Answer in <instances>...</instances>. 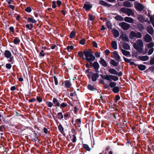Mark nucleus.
Wrapping results in <instances>:
<instances>
[{
	"instance_id": "62",
	"label": "nucleus",
	"mask_w": 154,
	"mask_h": 154,
	"mask_svg": "<svg viewBox=\"0 0 154 154\" xmlns=\"http://www.w3.org/2000/svg\"><path fill=\"white\" fill-rule=\"evenodd\" d=\"M74 47L72 45H71L70 46H68L66 47V49L68 52H69V50L70 49L71 50H72L73 49Z\"/></svg>"
},
{
	"instance_id": "35",
	"label": "nucleus",
	"mask_w": 154,
	"mask_h": 154,
	"mask_svg": "<svg viewBox=\"0 0 154 154\" xmlns=\"http://www.w3.org/2000/svg\"><path fill=\"white\" fill-rule=\"evenodd\" d=\"M87 88L88 90L90 91H95L96 89L94 88V87L91 84L88 85L87 86Z\"/></svg>"
},
{
	"instance_id": "25",
	"label": "nucleus",
	"mask_w": 154,
	"mask_h": 154,
	"mask_svg": "<svg viewBox=\"0 0 154 154\" xmlns=\"http://www.w3.org/2000/svg\"><path fill=\"white\" fill-rule=\"evenodd\" d=\"M108 72L111 74L116 75L118 73L117 72L116 70L112 68L109 69Z\"/></svg>"
},
{
	"instance_id": "45",
	"label": "nucleus",
	"mask_w": 154,
	"mask_h": 154,
	"mask_svg": "<svg viewBox=\"0 0 154 154\" xmlns=\"http://www.w3.org/2000/svg\"><path fill=\"white\" fill-rule=\"evenodd\" d=\"M57 116H58V118L60 119H63V116L62 112L58 113L57 114Z\"/></svg>"
},
{
	"instance_id": "41",
	"label": "nucleus",
	"mask_w": 154,
	"mask_h": 154,
	"mask_svg": "<svg viewBox=\"0 0 154 154\" xmlns=\"http://www.w3.org/2000/svg\"><path fill=\"white\" fill-rule=\"evenodd\" d=\"M58 128L60 132L62 134H63L64 132V128L61 124H60L59 126H58Z\"/></svg>"
},
{
	"instance_id": "6",
	"label": "nucleus",
	"mask_w": 154,
	"mask_h": 154,
	"mask_svg": "<svg viewBox=\"0 0 154 154\" xmlns=\"http://www.w3.org/2000/svg\"><path fill=\"white\" fill-rule=\"evenodd\" d=\"M94 71L96 72H99V69L100 68V65L97 61H94V62L93 65V66Z\"/></svg>"
},
{
	"instance_id": "48",
	"label": "nucleus",
	"mask_w": 154,
	"mask_h": 154,
	"mask_svg": "<svg viewBox=\"0 0 154 154\" xmlns=\"http://www.w3.org/2000/svg\"><path fill=\"white\" fill-rule=\"evenodd\" d=\"M67 104L66 103L63 102L61 104H60V106H59V107H60L61 108H64L66 107L67 106Z\"/></svg>"
},
{
	"instance_id": "58",
	"label": "nucleus",
	"mask_w": 154,
	"mask_h": 154,
	"mask_svg": "<svg viewBox=\"0 0 154 154\" xmlns=\"http://www.w3.org/2000/svg\"><path fill=\"white\" fill-rule=\"evenodd\" d=\"M54 81L55 85H57L58 84V81L57 77L55 76H54Z\"/></svg>"
},
{
	"instance_id": "46",
	"label": "nucleus",
	"mask_w": 154,
	"mask_h": 154,
	"mask_svg": "<svg viewBox=\"0 0 154 154\" xmlns=\"http://www.w3.org/2000/svg\"><path fill=\"white\" fill-rule=\"evenodd\" d=\"M9 59L8 60V61L9 62H10L11 63V64H13L14 63V56H11V57H10Z\"/></svg>"
},
{
	"instance_id": "2",
	"label": "nucleus",
	"mask_w": 154,
	"mask_h": 154,
	"mask_svg": "<svg viewBox=\"0 0 154 154\" xmlns=\"http://www.w3.org/2000/svg\"><path fill=\"white\" fill-rule=\"evenodd\" d=\"M134 6L135 9L137 11L141 12L145 8V7L142 4L135 2Z\"/></svg>"
},
{
	"instance_id": "29",
	"label": "nucleus",
	"mask_w": 154,
	"mask_h": 154,
	"mask_svg": "<svg viewBox=\"0 0 154 154\" xmlns=\"http://www.w3.org/2000/svg\"><path fill=\"white\" fill-rule=\"evenodd\" d=\"M123 48L125 49L128 50L130 49V47L129 44L126 43H124L122 45Z\"/></svg>"
},
{
	"instance_id": "49",
	"label": "nucleus",
	"mask_w": 154,
	"mask_h": 154,
	"mask_svg": "<svg viewBox=\"0 0 154 154\" xmlns=\"http://www.w3.org/2000/svg\"><path fill=\"white\" fill-rule=\"evenodd\" d=\"M142 37V35L141 33L139 32H137L136 33V37L137 38H141Z\"/></svg>"
},
{
	"instance_id": "16",
	"label": "nucleus",
	"mask_w": 154,
	"mask_h": 154,
	"mask_svg": "<svg viewBox=\"0 0 154 154\" xmlns=\"http://www.w3.org/2000/svg\"><path fill=\"white\" fill-rule=\"evenodd\" d=\"M112 32L113 33L114 36L115 37H117L119 35V32L118 31L115 29H112Z\"/></svg>"
},
{
	"instance_id": "37",
	"label": "nucleus",
	"mask_w": 154,
	"mask_h": 154,
	"mask_svg": "<svg viewBox=\"0 0 154 154\" xmlns=\"http://www.w3.org/2000/svg\"><path fill=\"white\" fill-rule=\"evenodd\" d=\"M78 55L80 57H82L83 60H85L84 56V52H83L81 51H79L78 52Z\"/></svg>"
},
{
	"instance_id": "57",
	"label": "nucleus",
	"mask_w": 154,
	"mask_h": 154,
	"mask_svg": "<svg viewBox=\"0 0 154 154\" xmlns=\"http://www.w3.org/2000/svg\"><path fill=\"white\" fill-rule=\"evenodd\" d=\"M137 42L140 46H143V42L141 39L138 40Z\"/></svg>"
},
{
	"instance_id": "8",
	"label": "nucleus",
	"mask_w": 154,
	"mask_h": 154,
	"mask_svg": "<svg viewBox=\"0 0 154 154\" xmlns=\"http://www.w3.org/2000/svg\"><path fill=\"white\" fill-rule=\"evenodd\" d=\"M152 40V37L149 34L145 35L144 37V40L146 42H150Z\"/></svg>"
},
{
	"instance_id": "14",
	"label": "nucleus",
	"mask_w": 154,
	"mask_h": 154,
	"mask_svg": "<svg viewBox=\"0 0 154 154\" xmlns=\"http://www.w3.org/2000/svg\"><path fill=\"white\" fill-rule=\"evenodd\" d=\"M120 38H122V40L124 41H126L128 42H129V39L128 38V37L125 35L123 33L122 35H121L120 37Z\"/></svg>"
},
{
	"instance_id": "24",
	"label": "nucleus",
	"mask_w": 154,
	"mask_h": 154,
	"mask_svg": "<svg viewBox=\"0 0 154 154\" xmlns=\"http://www.w3.org/2000/svg\"><path fill=\"white\" fill-rule=\"evenodd\" d=\"M127 10V12L126 14H127V15L128 16H129L130 15H134V12L130 8H128Z\"/></svg>"
},
{
	"instance_id": "51",
	"label": "nucleus",
	"mask_w": 154,
	"mask_h": 154,
	"mask_svg": "<svg viewBox=\"0 0 154 154\" xmlns=\"http://www.w3.org/2000/svg\"><path fill=\"white\" fill-rule=\"evenodd\" d=\"M138 53L137 52H134L133 53H132V57L134 58V57H135L136 58H138V57L139 56H138Z\"/></svg>"
},
{
	"instance_id": "36",
	"label": "nucleus",
	"mask_w": 154,
	"mask_h": 154,
	"mask_svg": "<svg viewBox=\"0 0 154 154\" xmlns=\"http://www.w3.org/2000/svg\"><path fill=\"white\" fill-rule=\"evenodd\" d=\"M106 26L109 29H112V25L110 21H107L106 22Z\"/></svg>"
},
{
	"instance_id": "9",
	"label": "nucleus",
	"mask_w": 154,
	"mask_h": 154,
	"mask_svg": "<svg viewBox=\"0 0 154 154\" xmlns=\"http://www.w3.org/2000/svg\"><path fill=\"white\" fill-rule=\"evenodd\" d=\"M99 72H96L93 73L91 76V80L93 82L96 81L97 79L99 77V75L98 74Z\"/></svg>"
},
{
	"instance_id": "18",
	"label": "nucleus",
	"mask_w": 154,
	"mask_h": 154,
	"mask_svg": "<svg viewBox=\"0 0 154 154\" xmlns=\"http://www.w3.org/2000/svg\"><path fill=\"white\" fill-rule=\"evenodd\" d=\"M124 20L127 22L130 23H132L134 22V20L132 18L128 17H125Z\"/></svg>"
},
{
	"instance_id": "64",
	"label": "nucleus",
	"mask_w": 154,
	"mask_h": 154,
	"mask_svg": "<svg viewBox=\"0 0 154 154\" xmlns=\"http://www.w3.org/2000/svg\"><path fill=\"white\" fill-rule=\"evenodd\" d=\"M36 99L39 103L41 102L42 101V98L41 97H37Z\"/></svg>"
},
{
	"instance_id": "13",
	"label": "nucleus",
	"mask_w": 154,
	"mask_h": 154,
	"mask_svg": "<svg viewBox=\"0 0 154 154\" xmlns=\"http://www.w3.org/2000/svg\"><path fill=\"white\" fill-rule=\"evenodd\" d=\"M99 63L104 67H106L108 65L106 61L102 57L100 58Z\"/></svg>"
},
{
	"instance_id": "5",
	"label": "nucleus",
	"mask_w": 154,
	"mask_h": 154,
	"mask_svg": "<svg viewBox=\"0 0 154 154\" xmlns=\"http://www.w3.org/2000/svg\"><path fill=\"white\" fill-rule=\"evenodd\" d=\"M92 7V5L89 2H85L83 6V8L85 9L86 11L89 10Z\"/></svg>"
},
{
	"instance_id": "7",
	"label": "nucleus",
	"mask_w": 154,
	"mask_h": 154,
	"mask_svg": "<svg viewBox=\"0 0 154 154\" xmlns=\"http://www.w3.org/2000/svg\"><path fill=\"white\" fill-rule=\"evenodd\" d=\"M62 85L64 84L65 87L67 88H70L72 85L71 82L69 80H65L64 82H62Z\"/></svg>"
},
{
	"instance_id": "22",
	"label": "nucleus",
	"mask_w": 154,
	"mask_h": 154,
	"mask_svg": "<svg viewBox=\"0 0 154 154\" xmlns=\"http://www.w3.org/2000/svg\"><path fill=\"white\" fill-rule=\"evenodd\" d=\"M123 5L124 6L127 7H131V3L127 1L124 2L123 3Z\"/></svg>"
},
{
	"instance_id": "55",
	"label": "nucleus",
	"mask_w": 154,
	"mask_h": 154,
	"mask_svg": "<svg viewBox=\"0 0 154 154\" xmlns=\"http://www.w3.org/2000/svg\"><path fill=\"white\" fill-rule=\"evenodd\" d=\"M25 11L27 12L30 13L32 11V9L30 7H27L25 8Z\"/></svg>"
},
{
	"instance_id": "15",
	"label": "nucleus",
	"mask_w": 154,
	"mask_h": 154,
	"mask_svg": "<svg viewBox=\"0 0 154 154\" xmlns=\"http://www.w3.org/2000/svg\"><path fill=\"white\" fill-rule=\"evenodd\" d=\"M146 30L147 32L150 35H152L153 34L154 30L152 26H148L146 28Z\"/></svg>"
},
{
	"instance_id": "47",
	"label": "nucleus",
	"mask_w": 154,
	"mask_h": 154,
	"mask_svg": "<svg viewBox=\"0 0 154 154\" xmlns=\"http://www.w3.org/2000/svg\"><path fill=\"white\" fill-rule=\"evenodd\" d=\"M138 19L139 20V21L141 22H143L145 19L142 15H139Z\"/></svg>"
},
{
	"instance_id": "34",
	"label": "nucleus",
	"mask_w": 154,
	"mask_h": 154,
	"mask_svg": "<svg viewBox=\"0 0 154 154\" xmlns=\"http://www.w3.org/2000/svg\"><path fill=\"white\" fill-rule=\"evenodd\" d=\"M110 82L109 85L110 88H113L116 86L117 84L116 82L112 81Z\"/></svg>"
},
{
	"instance_id": "33",
	"label": "nucleus",
	"mask_w": 154,
	"mask_h": 154,
	"mask_svg": "<svg viewBox=\"0 0 154 154\" xmlns=\"http://www.w3.org/2000/svg\"><path fill=\"white\" fill-rule=\"evenodd\" d=\"M122 54L126 56L130 55V52L129 51H127L125 50L122 49Z\"/></svg>"
},
{
	"instance_id": "39",
	"label": "nucleus",
	"mask_w": 154,
	"mask_h": 154,
	"mask_svg": "<svg viewBox=\"0 0 154 154\" xmlns=\"http://www.w3.org/2000/svg\"><path fill=\"white\" fill-rule=\"evenodd\" d=\"M14 43L15 44H18L19 43L20 41L19 38L18 37H16L14 40Z\"/></svg>"
},
{
	"instance_id": "3",
	"label": "nucleus",
	"mask_w": 154,
	"mask_h": 154,
	"mask_svg": "<svg viewBox=\"0 0 154 154\" xmlns=\"http://www.w3.org/2000/svg\"><path fill=\"white\" fill-rule=\"evenodd\" d=\"M113 119L117 123H119L121 119V116L119 113L117 112H113L112 114Z\"/></svg>"
},
{
	"instance_id": "54",
	"label": "nucleus",
	"mask_w": 154,
	"mask_h": 154,
	"mask_svg": "<svg viewBox=\"0 0 154 154\" xmlns=\"http://www.w3.org/2000/svg\"><path fill=\"white\" fill-rule=\"evenodd\" d=\"M148 16L149 17H150V20L151 22L152 25H153L154 24V18L152 16H150V15H148Z\"/></svg>"
},
{
	"instance_id": "52",
	"label": "nucleus",
	"mask_w": 154,
	"mask_h": 154,
	"mask_svg": "<svg viewBox=\"0 0 154 154\" xmlns=\"http://www.w3.org/2000/svg\"><path fill=\"white\" fill-rule=\"evenodd\" d=\"M11 64L10 63H7L6 64V67L7 69H10L12 67Z\"/></svg>"
},
{
	"instance_id": "43",
	"label": "nucleus",
	"mask_w": 154,
	"mask_h": 154,
	"mask_svg": "<svg viewBox=\"0 0 154 154\" xmlns=\"http://www.w3.org/2000/svg\"><path fill=\"white\" fill-rule=\"evenodd\" d=\"M127 9L128 8L125 7H123L120 8V11L125 14H126L127 12Z\"/></svg>"
},
{
	"instance_id": "42",
	"label": "nucleus",
	"mask_w": 154,
	"mask_h": 154,
	"mask_svg": "<svg viewBox=\"0 0 154 154\" xmlns=\"http://www.w3.org/2000/svg\"><path fill=\"white\" fill-rule=\"evenodd\" d=\"M83 147L87 151H90L91 149V148H90L86 144H84L83 145Z\"/></svg>"
},
{
	"instance_id": "28",
	"label": "nucleus",
	"mask_w": 154,
	"mask_h": 154,
	"mask_svg": "<svg viewBox=\"0 0 154 154\" xmlns=\"http://www.w3.org/2000/svg\"><path fill=\"white\" fill-rule=\"evenodd\" d=\"M100 75L101 77L103 79L107 80L109 81L110 75H104L102 74H100Z\"/></svg>"
},
{
	"instance_id": "11",
	"label": "nucleus",
	"mask_w": 154,
	"mask_h": 154,
	"mask_svg": "<svg viewBox=\"0 0 154 154\" xmlns=\"http://www.w3.org/2000/svg\"><path fill=\"white\" fill-rule=\"evenodd\" d=\"M99 4L103 6H106L107 7L112 6L111 5L106 3L103 0H100L99 2Z\"/></svg>"
},
{
	"instance_id": "50",
	"label": "nucleus",
	"mask_w": 154,
	"mask_h": 154,
	"mask_svg": "<svg viewBox=\"0 0 154 154\" xmlns=\"http://www.w3.org/2000/svg\"><path fill=\"white\" fill-rule=\"evenodd\" d=\"M147 45L148 48H151L154 46V43L153 42H151L147 44Z\"/></svg>"
},
{
	"instance_id": "59",
	"label": "nucleus",
	"mask_w": 154,
	"mask_h": 154,
	"mask_svg": "<svg viewBox=\"0 0 154 154\" xmlns=\"http://www.w3.org/2000/svg\"><path fill=\"white\" fill-rule=\"evenodd\" d=\"M153 51L154 48H151L149 49L148 52V55H150L151 54L153 53Z\"/></svg>"
},
{
	"instance_id": "30",
	"label": "nucleus",
	"mask_w": 154,
	"mask_h": 154,
	"mask_svg": "<svg viewBox=\"0 0 154 154\" xmlns=\"http://www.w3.org/2000/svg\"><path fill=\"white\" fill-rule=\"evenodd\" d=\"M84 55L85 56V55L86 54H88V53H89L90 54L93 55V53L92 52V50L90 49H89L88 50H87L86 49H85L84 50Z\"/></svg>"
},
{
	"instance_id": "4",
	"label": "nucleus",
	"mask_w": 154,
	"mask_h": 154,
	"mask_svg": "<svg viewBox=\"0 0 154 154\" xmlns=\"http://www.w3.org/2000/svg\"><path fill=\"white\" fill-rule=\"evenodd\" d=\"M119 25L124 30H128L130 26L129 24L124 22L119 23Z\"/></svg>"
},
{
	"instance_id": "61",
	"label": "nucleus",
	"mask_w": 154,
	"mask_h": 154,
	"mask_svg": "<svg viewBox=\"0 0 154 154\" xmlns=\"http://www.w3.org/2000/svg\"><path fill=\"white\" fill-rule=\"evenodd\" d=\"M44 51L43 50H42L40 52V53L39 54V56L40 57H43L45 56V53H44Z\"/></svg>"
},
{
	"instance_id": "38",
	"label": "nucleus",
	"mask_w": 154,
	"mask_h": 154,
	"mask_svg": "<svg viewBox=\"0 0 154 154\" xmlns=\"http://www.w3.org/2000/svg\"><path fill=\"white\" fill-rule=\"evenodd\" d=\"M28 21L29 22L32 23H36L37 21L35 20L34 18L31 17H28Z\"/></svg>"
},
{
	"instance_id": "63",
	"label": "nucleus",
	"mask_w": 154,
	"mask_h": 154,
	"mask_svg": "<svg viewBox=\"0 0 154 154\" xmlns=\"http://www.w3.org/2000/svg\"><path fill=\"white\" fill-rule=\"evenodd\" d=\"M120 97L119 95H117L116 96L115 98V102H117L120 99Z\"/></svg>"
},
{
	"instance_id": "27",
	"label": "nucleus",
	"mask_w": 154,
	"mask_h": 154,
	"mask_svg": "<svg viewBox=\"0 0 154 154\" xmlns=\"http://www.w3.org/2000/svg\"><path fill=\"white\" fill-rule=\"evenodd\" d=\"M136 33L133 31H131L129 35V38L130 39H132L134 37H136Z\"/></svg>"
},
{
	"instance_id": "1",
	"label": "nucleus",
	"mask_w": 154,
	"mask_h": 154,
	"mask_svg": "<svg viewBox=\"0 0 154 154\" xmlns=\"http://www.w3.org/2000/svg\"><path fill=\"white\" fill-rule=\"evenodd\" d=\"M86 54L85 55V60L89 62L90 64V66L91 67H92L94 63H92V61H94L95 60V57L93 55Z\"/></svg>"
},
{
	"instance_id": "40",
	"label": "nucleus",
	"mask_w": 154,
	"mask_h": 154,
	"mask_svg": "<svg viewBox=\"0 0 154 154\" xmlns=\"http://www.w3.org/2000/svg\"><path fill=\"white\" fill-rule=\"evenodd\" d=\"M137 27L138 28V30L140 32L143 30L144 29L143 25L141 23H139Z\"/></svg>"
},
{
	"instance_id": "19",
	"label": "nucleus",
	"mask_w": 154,
	"mask_h": 154,
	"mask_svg": "<svg viewBox=\"0 0 154 154\" xmlns=\"http://www.w3.org/2000/svg\"><path fill=\"white\" fill-rule=\"evenodd\" d=\"M138 59L142 61H146L149 60V57L146 55L139 56L138 57Z\"/></svg>"
},
{
	"instance_id": "32",
	"label": "nucleus",
	"mask_w": 154,
	"mask_h": 154,
	"mask_svg": "<svg viewBox=\"0 0 154 154\" xmlns=\"http://www.w3.org/2000/svg\"><path fill=\"white\" fill-rule=\"evenodd\" d=\"M115 19L116 20L120 21L124 20V18L119 15H118L115 16Z\"/></svg>"
},
{
	"instance_id": "26",
	"label": "nucleus",
	"mask_w": 154,
	"mask_h": 154,
	"mask_svg": "<svg viewBox=\"0 0 154 154\" xmlns=\"http://www.w3.org/2000/svg\"><path fill=\"white\" fill-rule=\"evenodd\" d=\"M138 68L141 71H143L146 69V66L143 64H139L138 65Z\"/></svg>"
},
{
	"instance_id": "31",
	"label": "nucleus",
	"mask_w": 154,
	"mask_h": 154,
	"mask_svg": "<svg viewBox=\"0 0 154 154\" xmlns=\"http://www.w3.org/2000/svg\"><path fill=\"white\" fill-rule=\"evenodd\" d=\"M110 64L114 66H116L118 65V63L116 62L114 60L111 59L110 62Z\"/></svg>"
},
{
	"instance_id": "12",
	"label": "nucleus",
	"mask_w": 154,
	"mask_h": 154,
	"mask_svg": "<svg viewBox=\"0 0 154 154\" xmlns=\"http://www.w3.org/2000/svg\"><path fill=\"white\" fill-rule=\"evenodd\" d=\"M53 103L54 105V106L56 107V109H57V106L59 107L60 106V103L57 99L55 98H53Z\"/></svg>"
},
{
	"instance_id": "53",
	"label": "nucleus",
	"mask_w": 154,
	"mask_h": 154,
	"mask_svg": "<svg viewBox=\"0 0 154 154\" xmlns=\"http://www.w3.org/2000/svg\"><path fill=\"white\" fill-rule=\"evenodd\" d=\"M47 105L49 107H51L53 106V103L51 102L47 101L46 102Z\"/></svg>"
},
{
	"instance_id": "56",
	"label": "nucleus",
	"mask_w": 154,
	"mask_h": 154,
	"mask_svg": "<svg viewBox=\"0 0 154 154\" xmlns=\"http://www.w3.org/2000/svg\"><path fill=\"white\" fill-rule=\"evenodd\" d=\"M86 39L85 38H83L79 42V44L82 45H84L85 44V41Z\"/></svg>"
},
{
	"instance_id": "60",
	"label": "nucleus",
	"mask_w": 154,
	"mask_h": 154,
	"mask_svg": "<svg viewBox=\"0 0 154 154\" xmlns=\"http://www.w3.org/2000/svg\"><path fill=\"white\" fill-rule=\"evenodd\" d=\"M149 63L151 65H154V57L150 59L149 61Z\"/></svg>"
},
{
	"instance_id": "21",
	"label": "nucleus",
	"mask_w": 154,
	"mask_h": 154,
	"mask_svg": "<svg viewBox=\"0 0 154 154\" xmlns=\"http://www.w3.org/2000/svg\"><path fill=\"white\" fill-rule=\"evenodd\" d=\"M111 47L114 50L117 49V45L116 41H113L111 43Z\"/></svg>"
},
{
	"instance_id": "20",
	"label": "nucleus",
	"mask_w": 154,
	"mask_h": 154,
	"mask_svg": "<svg viewBox=\"0 0 154 154\" xmlns=\"http://www.w3.org/2000/svg\"><path fill=\"white\" fill-rule=\"evenodd\" d=\"M109 79V82L112 81V80L116 81L119 80V78L117 76L112 75H110Z\"/></svg>"
},
{
	"instance_id": "10",
	"label": "nucleus",
	"mask_w": 154,
	"mask_h": 154,
	"mask_svg": "<svg viewBox=\"0 0 154 154\" xmlns=\"http://www.w3.org/2000/svg\"><path fill=\"white\" fill-rule=\"evenodd\" d=\"M112 53L113 56V57L115 58L116 60H118L119 61H120V57L119 55L117 53V51H114L112 52Z\"/></svg>"
},
{
	"instance_id": "44",
	"label": "nucleus",
	"mask_w": 154,
	"mask_h": 154,
	"mask_svg": "<svg viewBox=\"0 0 154 154\" xmlns=\"http://www.w3.org/2000/svg\"><path fill=\"white\" fill-rule=\"evenodd\" d=\"M75 35V31H72L70 33L69 37L70 38H73Z\"/></svg>"
},
{
	"instance_id": "17",
	"label": "nucleus",
	"mask_w": 154,
	"mask_h": 154,
	"mask_svg": "<svg viewBox=\"0 0 154 154\" xmlns=\"http://www.w3.org/2000/svg\"><path fill=\"white\" fill-rule=\"evenodd\" d=\"M4 55L5 57L7 58H9L12 56V54L11 52L8 50H6L5 51Z\"/></svg>"
},
{
	"instance_id": "23",
	"label": "nucleus",
	"mask_w": 154,
	"mask_h": 154,
	"mask_svg": "<svg viewBox=\"0 0 154 154\" xmlns=\"http://www.w3.org/2000/svg\"><path fill=\"white\" fill-rule=\"evenodd\" d=\"M112 91L115 94L118 93L120 91V88L118 86H116L112 89Z\"/></svg>"
}]
</instances>
